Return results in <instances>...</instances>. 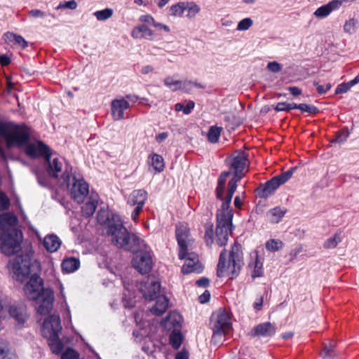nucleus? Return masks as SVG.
<instances>
[{
    "label": "nucleus",
    "instance_id": "32",
    "mask_svg": "<svg viewBox=\"0 0 359 359\" xmlns=\"http://www.w3.org/2000/svg\"><path fill=\"white\" fill-rule=\"evenodd\" d=\"M336 343L330 341L328 344H324L323 349L321 353L323 359H339L335 352Z\"/></svg>",
    "mask_w": 359,
    "mask_h": 359
},
{
    "label": "nucleus",
    "instance_id": "45",
    "mask_svg": "<svg viewBox=\"0 0 359 359\" xmlns=\"http://www.w3.org/2000/svg\"><path fill=\"white\" fill-rule=\"evenodd\" d=\"M283 243L280 240L271 239L266 243V248L269 251H278L282 248Z\"/></svg>",
    "mask_w": 359,
    "mask_h": 359
},
{
    "label": "nucleus",
    "instance_id": "58",
    "mask_svg": "<svg viewBox=\"0 0 359 359\" xmlns=\"http://www.w3.org/2000/svg\"><path fill=\"white\" fill-rule=\"evenodd\" d=\"M351 88V86H349V83H343L337 86L335 89V94H343L346 93L348 90Z\"/></svg>",
    "mask_w": 359,
    "mask_h": 359
},
{
    "label": "nucleus",
    "instance_id": "39",
    "mask_svg": "<svg viewBox=\"0 0 359 359\" xmlns=\"http://www.w3.org/2000/svg\"><path fill=\"white\" fill-rule=\"evenodd\" d=\"M205 236L204 240L207 245L210 246L214 242V230L213 224L211 222H208L205 224Z\"/></svg>",
    "mask_w": 359,
    "mask_h": 359
},
{
    "label": "nucleus",
    "instance_id": "53",
    "mask_svg": "<svg viewBox=\"0 0 359 359\" xmlns=\"http://www.w3.org/2000/svg\"><path fill=\"white\" fill-rule=\"evenodd\" d=\"M9 205V198L4 192L0 191V211L8 209Z\"/></svg>",
    "mask_w": 359,
    "mask_h": 359
},
{
    "label": "nucleus",
    "instance_id": "38",
    "mask_svg": "<svg viewBox=\"0 0 359 359\" xmlns=\"http://www.w3.org/2000/svg\"><path fill=\"white\" fill-rule=\"evenodd\" d=\"M164 84L172 91L182 89V81L175 79L173 76H168L164 79Z\"/></svg>",
    "mask_w": 359,
    "mask_h": 359
},
{
    "label": "nucleus",
    "instance_id": "17",
    "mask_svg": "<svg viewBox=\"0 0 359 359\" xmlns=\"http://www.w3.org/2000/svg\"><path fill=\"white\" fill-rule=\"evenodd\" d=\"M184 264L182 268V272L184 274L190 273H200L202 270L201 264L199 263L198 257L194 252H188L187 251Z\"/></svg>",
    "mask_w": 359,
    "mask_h": 359
},
{
    "label": "nucleus",
    "instance_id": "24",
    "mask_svg": "<svg viewBox=\"0 0 359 359\" xmlns=\"http://www.w3.org/2000/svg\"><path fill=\"white\" fill-rule=\"evenodd\" d=\"M251 259L248 263V266L252 270V277L253 278L261 277L263 274V264L259 259L257 252H254L250 255Z\"/></svg>",
    "mask_w": 359,
    "mask_h": 359
},
{
    "label": "nucleus",
    "instance_id": "63",
    "mask_svg": "<svg viewBox=\"0 0 359 359\" xmlns=\"http://www.w3.org/2000/svg\"><path fill=\"white\" fill-rule=\"evenodd\" d=\"M230 175V172L229 171H224V172H222L218 180H217V183L218 184H220L222 185H226V180L227 178L229 177V176Z\"/></svg>",
    "mask_w": 359,
    "mask_h": 359
},
{
    "label": "nucleus",
    "instance_id": "29",
    "mask_svg": "<svg viewBox=\"0 0 359 359\" xmlns=\"http://www.w3.org/2000/svg\"><path fill=\"white\" fill-rule=\"evenodd\" d=\"M149 164L158 172H161L165 168L163 158L157 154H152L148 158Z\"/></svg>",
    "mask_w": 359,
    "mask_h": 359
},
{
    "label": "nucleus",
    "instance_id": "56",
    "mask_svg": "<svg viewBox=\"0 0 359 359\" xmlns=\"http://www.w3.org/2000/svg\"><path fill=\"white\" fill-rule=\"evenodd\" d=\"M264 302V294H257L255 301L253 303V309L255 311H260L262 309Z\"/></svg>",
    "mask_w": 359,
    "mask_h": 359
},
{
    "label": "nucleus",
    "instance_id": "57",
    "mask_svg": "<svg viewBox=\"0 0 359 359\" xmlns=\"http://www.w3.org/2000/svg\"><path fill=\"white\" fill-rule=\"evenodd\" d=\"M224 189H225V185H222V184L217 183V187L215 189L216 198L218 200L222 201V203L224 201V200L226 197V196L224 198L223 197Z\"/></svg>",
    "mask_w": 359,
    "mask_h": 359
},
{
    "label": "nucleus",
    "instance_id": "40",
    "mask_svg": "<svg viewBox=\"0 0 359 359\" xmlns=\"http://www.w3.org/2000/svg\"><path fill=\"white\" fill-rule=\"evenodd\" d=\"M222 128L211 126L208 132V139L211 143H217L219 139Z\"/></svg>",
    "mask_w": 359,
    "mask_h": 359
},
{
    "label": "nucleus",
    "instance_id": "21",
    "mask_svg": "<svg viewBox=\"0 0 359 359\" xmlns=\"http://www.w3.org/2000/svg\"><path fill=\"white\" fill-rule=\"evenodd\" d=\"M131 36L134 39H145L147 40H153L154 39V32L146 25H140L135 27L132 32Z\"/></svg>",
    "mask_w": 359,
    "mask_h": 359
},
{
    "label": "nucleus",
    "instance_id": "12",
    "mask_svg": "<svg viewBox=\"0 0 359 359\" xmlns=\"http://www.w3.org/2000/svg\"><path fill=\"white\" fill-rule=\"evenodd\" d=\"M72 198L78 203L84 202L86 198L90 196L89 185L83 179H76L72 174L69 187Z\"/></svg>",
    "mask_w": 359,
    "mask_h": 359
},
{
    "label": "nucleus",
    "instance_id": "37",
    "mask_svg": "<svg viewBox=\"0 0 359 359\" xmlns=\"http://www.w3.org/2000/svg\"><path fill=\"white\" fill-rule=\"evenodd\" d=\"M170 15L173 17L182 18L185 13V1H180L172 5L169 9Z\"/></svg>",
    "mask_w": 359,
    "mask_h": 359
},
{
    "label": "nucleus",
    "instance_id": "23",
    "mask_svg": "<svg viewBox=\"0 0 359 359\" xmlns=\"http://www.w3.org/2000/svg\"><path fill=\"white\" fill-rule=\"evenodd\" d=\"M339 8V3L338 1L332 0L325 5L317 8L313 15L318 18H325L327 17L333 11Z\"/></svg>",
    "mask_w": 359,
    "mask_h": 359
},
{
    "label": "nucleus",
    "instance_id": "9",
    "mask_svg": "<svg viewBox=\"0 0 359 359\" xmlns=\"http://www.w3.org/2000/svg\"><path fill=\"white\" fill-rule=\"evenodd\" d=\"M0 122L12 123L15 125H17L18 126H21V127L24 128L25 131L27 132V135H28V140L26 142V143H25V144H23L22 146H20V147L15 146V147H17V148L25 147V152L26 155L30 158H35L39 156H43L44 158L46 156L48 157L49 152L50 151V149L43 142L37 141L35 143H29V140H30L29 129L25 124H18V123H16L15 122L11 121H6V120H0ZM13 148H14V147Z\"/></svg>",
    "mask_w": 359,
    "mask_h": 359
},
{
    "label": "nucleus",
    "instance_id": "25",
    "mask_svg": "<svg viewBox=\"0 0 359 359\" xmlns=\"http://www.w3.org/2000/svg\"><path fill=\"white\" fill-rule=\"evenodd\" d=\"M107 212L105 211H102V210H100L98 212H97V222L101 224H104L106 222H107V233L109 235H111V240H112V242L114 243V236L113 235L109 232V225L113 222V223H118V222H120L122 225H123V222L121 221L120 219V217L118 215H112L111 218L109 219V217L106 216L105 214Z\"/></svg>",
    "mask_w": 359,
    "mask_h": 359
},
{
    "label": "nucleus",
    "instance_id": "6",
    "mask_svg": "<svg viewBox=\"0 0 359 359\" xmlns=\"http://www.w3.org/2000/svg\"><path fill=\"white\" fill-rule=\"evenodd\" d=\"M27 140L28 135L24 128L12 123L0 122V143L4 144L7 149L22 146ZM0 156L6 158V151L1 146Z\"/></svg>",
    "mask_w": 359,
    "mask_h": 359
},
{
    "label": "nucleus",
    "instance_id": "42",
    "mask_svg": "<svg viewBox=\"0 0 359 359\" xmlns=\"http://www.w3.org/2000/svg\"><path fill=\"white\" fill-rule=\"evenodd\" d=\"M113 10L111 8H105L100 11H95L93 15L97 20L104 21L110 18L113 15Z\"/></svg>",
    "mask_w": 359,
    "mask_h": 359
},
{
    "label": "nucleus",
    "instance_id": "50",
    "mask_svg": "<svg viewBox=\"0 0 359 359\" xmlns=\"http://www.w3.org/2000/svg\"><path fill=\"white\" fill-rule=\"evenodd\" d=\"M356 20L353 18L346 21L344 25V32L349 34L353 33L356 28Z\"/></svg>",
    "mask_w": 359,
    "mask_h": 359
},
{
    "label": "nucleus",
    "instance_id": "15",
    "mask_svg": "<svg viewBox=\"0 0 359 359\" xmlns=\"http://www.w3.org/2000/svg\"><path fill=\"white\" fill-rule=\"evenodd\" d=\"M62 330L61 320L58 315H50L43 322L42 332L43 337L60 334Z\"/></svg>",
    "mask_w": 359,
    "mask_h": 359
},
{
    "label": "nucleus",
    "instance_id": "13",
    "mask_svg": "<svg viewBox=\"0 0 359 359\" xmlns=\"http://www.w3.org/2000/svg\"><path fill=\"white\" fill-rule=\"evenodd\" d=\"M148 198V194L144 189H135L131 192L128 199V204L130 206H135L131 217L132 219L136 222L138 219L139 215L142 210L145 202Z\"/></svg>",
    "mask_w": 359,
    "mask_h": 359
},
{
    "label": "nucleus",
    "instance_id": "61",
    "mask_svg": "<svg viewBox=\"0 0 359 359\" xmlns=\"http://www.w3.org/2000/svg\"><path fill=\"white\" fill-rule=\"evenodd\" d=\"M29 15L34 18H43L46 16V14L41 10L32 9L29 11Z\"/></svg>",
    "mask_w": 359,
    "mask_h": 359
},
{
    "label": "nucleus",
    "instance_id": "34",
    "mask_svg": "<svg viewBox=\"0 0 359 359\" xmlns=\"http://www.w3.org/2000/svg\"><path fill=\"white\" fill-rule=\"evenodd\" d=\"M342 241L341 231L338 230L330 238H327L323 243V248L325 249L335 248L339 243Z\"/></svg>",
    "mask_w": 359,
    "mask_h": 359
},
{
    "label": "nucleus",
    "instance_id": "36",
    "mask_svg": "<svg viewBox=\"0 0 359 359\" xmlns=\"http://www.w3.org/2000/svg\"><path fill=\"white\" fill-rule=\"evenodd\" d=\"M182 340L183 337L180 330L174 329L169 337L170 344L172 348L174 349H178L182 344Z\"/></svg>",
    "mask_w": 359,
    "mask_h": 359
},
{
    "label": "nucleus",
    "instance_id": "27",
    "mask_svg": "<svg viewBox=\"0 0 359 359\" xmlns=\"http://www.w3.org/2000/svg\"><path fill=\"white\" fill-rule=\"evenodd\" d=\"M286 213V210L280 207H275L266 213L267 220L272 224L278 223Z\"/></svg>",
    "mask_w": 359,
    "mask_h": 359
},
{
    "label": "nucleus",
    "instance_id": "33",
    "mask_svg": "<svg viewBox=\"0 0 359 359\" xmlns=\"http://www.w3.org/2000/svg\"><path fill=\"white\" fill-rule=\"evenodd\" d=\"M185 17L189 20H193L201 12V7L194 1H185Z\"/></svg>",
    "mask_w": 359,
    "mask_h": 359
},
{
    "label": "nucleus",
    "instance_id": "16",
    "mask_svg": "<svg viewBox=\"0 0 359 359\" xmlns=\"http://www.w3.org/2000/svg\"><path fill=\"white\" fill-rule=\"evenodd\" d=\"M129 107V102L124 97L113 100L111 103V111L114 120H123L125 118L124 111Z\"/></svg>",
    "mask_w": 359,
    "mask_h": 359
},
{
    "label": "nucleus",
    "instance_id": "43",
    "mask_svg": "<svg viewBox=\"0 0 359 359\" xmlns=\"http://www.w3.org/2000/svg\"><path fill=\"white\" fill-rule=\"evenodd\" d=\"M8 39L13 41L15 45H18L22 48H25L28 46L27 41L20 35L8 33Z\"/></svg>",
    "mask_w": 359,
    "mask_h": 359
},
{
    "label": "nucleus",
    "instance_id": "5",
    "mask_svg": "<svg viewBox=\"0 0 359 359\" xmlns=\"http://www.w3.org/2000/svg\"><path fill=\"white\" fill-rule=\"evenodd\" d=\"M244 264L243 253L241 244L234 243L229 251L224 249L219 255L217 275L218 277L236 278Z\"/></svg>",
    "mask_w": 359,
    "mask_h": 359
},
{
    "label": "nucleus",
    "instance_id": "18",
    "mask_svg": "<svg viewBox=\"0 0 359 359\" xmlns=\"http://www.w3.org/2000/svg\"><path fill=\"white\" fill-rule=\"evenodd\" d=\"M99 201V195L95 191H90L88 201L81 207L83 216L90 217L94 214Z\"/></svg>",
    "mask_w": 359,
    "mask_h": 359
},
{
    "label": "nucleus",
    "instance_id": "22",
    "mask_svg": "<svg viewBox=\"0 0 359 359\" xmlns=\"http://www.w3.org/2000/svg\"><path fill=\"white\" fill-rule=\"evenodd\" d=\"M43 245L47 251L53 253L60 249L62 245V241L55 234H48L44 237Z\"/></svg>",
    "mask_w": 359,
    "mask_h": 359
},
{
    "label": "nucleus",
    "instance_id": "62",
    "mask_svg": "<svg viewBox=\"0 0 359 359\" xmlns=\"http://www.w3.org/2000/svg\"><path fill=\"white\" fill-rule=\"evenodd\" d=\"M348 132L346 130H342L341 131L337 137V142L339 144H342L344 142L346 141L347 138L348 137Z\"/></svg>",
    "mask_w": 359,
    "mask_h": 359
},
{
    "label": "nucleus",
    "instance_id": "7",
    "mask_svg": "<svg viewBox=\"0 0 359 359\" xmlns=\"http://www.w3.org/2000/svg\"><path fill=\"white\" fill-rule=\"evenodd\" d=\"M47 164L46 171L50 177L58 178L60 186L69 187L72 178V167L66 162L65 158L58 156L51 158V151L49 156L45 157Z\"/></svg>",
    "mask_w": 359,
    "mask_h": 359
},
{
    "label": "nucleus",
    "instance_id": "54",
    "mask_svg": "<svg viewBox=\"0 0 359 359\" xmlns=\"http://www.w3.org/2000/svg\"><path fill=\"white\" fill-rule=\"evenodd\" d=\"M313 85L316 87L317 92L319 94H325L332 88L330 83H327L325 85H321L318 81H314Z\"/></svg>",
    "mask_w": 359,
    "mask_h": 359
},
{
    "label": "nucleus",
    "instance_id": "52",
    "mask_svg": "<svg viewBox=\"0 0 359 359\" xmlns=\"http://www.w3.org/2000/svg\"><path fill=\"white\" fill-rule=\"evenodd\" d=\"M38 183L43 187H49L50 184L43 173L36 172Z\"/></svg>",
    "mask_w": 359,
    "mask_h": 359
},
{
    "label": "nucleus",
    "instance_id": "35",
    "mask_svg": "<svg viewBox=\"0 0 359 359\" xmlns=\"http://www.w3.org/2000/svg\"><path fill=\"white\" fill-rule=\"evenodd\" d=\"M166 321L168 324L172 325L175 329L180 330L182 326V317L178 312L172 311L169 313Z\"/></svg>",
    "mask_w": 359,
    "mask_h": 359
},
{
    "label": "nucleus",
    "instance_id": "8",
    "mask_svg": "<svg viewBox=\"0 0 359 359\" xmlns=\"http://www.w3.org/2000/svg\"><path fill=\"white\" fill-rule=\"evenodd\" d=\"M212 341L217 344L222 337L229 333L232 328L231 316L229 311L219 309L212 316Z\"/></svg>",
    "mask_w": 359,
    "mask_h": 359
},
{
    "label": "nucleus",
    "instance_id": "44",
    "mask_svg": "<svg viewBox=\"0 0 359 359\" xmlns=\"http://www.w3.org/2000/svg\"><path fill=\"white\" fill-rule=\"evenodd\" d=\"M78 6V4L75 0L64 1L60 2V4L55 7V10H75Z\"/></svg>",
    "mask_w": 359,
    "mask_h": 359
},
{
    "label": "nucleus",
    "instance_id": "20",
    "mask_svg": "<svg viewBox=\"0 0 359 359\" xmlns=\"http://www.w3.org/2000/svg\"><path fill=\"white\" fill-rule=\"evenodd\" d=\"M161 285L155 280L148 281L144 289H142V293L145 299L154 300L159 295Z\"/></svg>",
    "mask_w": 359,
    "mask_h": 359
},
{
    "label": "nucleus",
    "instance_id": "26",
    "mask_svg": "<svg viewBox=\"0 0 359 359\" xmlns=\"http://www.w3.org/2000/svg\"><path fill=\"white\" fill-rule=\"evenodd\" d=\"M155 305L150 309L151 312L156 316H161L168 307V299L164 296H158L156 298Z\"/></svg>",
    "mask_w": 359,
    "mask_h": 359
},
{
    "label": "nucleus",
    "instance_id": "59",
    "mask_svg": "<svg viewBox=\"0 0 359 359\" xmlns=\"http://www.w3.org/2000/svg\"><path fill=\"white\" fill-rule=\"evenodd\" d=\"M267 69L271 72L278 73L282 69V66L278 62L273 61L268 63Z\"/></svg>",
    "mask_w": 359,
    "mask_h": 359
},
{
    "label": "nucleus",
    "instance_id": "10",
    "mask_svg": "<svg viewBox=\"0 0 359 359\" xmlns=\"http://www.w3.org/2000/svg\"><path fill=\"white\" fill-rule=\"evenodd\" d=\"M292 170L273 177L266 183L260 184L256 189V193L259 198H266L270 196L280 185L287 182L292 176Z\"/></svg>",
    "mask_w": 359,
    "mask_h": 359
},
{
    "label": "nucleus",
    "instance_id": "3",
    "mask_svg": "<svg viewBox=\"0 0 359 359\" xmlns=\"http://www.w3.org/2000/svg\"><path fill=\"white\" fill-rule=\"evenodd\" d=\"M18 219L11 212L0 215V250L7 256H11L20 250L22 233L17 228Z\"/></svg>",
    "mask_w": 359,
    "mask_h": 359
},
{
    "label": "nucleus",
    "instance_id": "4",
    "mask_svg": "<svg viewBox=\"0 0 359 359\" xmlns=\"http://www.w3.org/2000/svg\"><path fill=\"white\" fill-rule=\"evenodd\" d=\"M24 292L29 299L36 302L39 314L46 315L50 311L55 301L54 292L50 288L43 287V280L39 276H31L24 287Z\"/></svg>",
    "mask_w": 359,
    "mask_h": 359
},
{
    "label": "nucleus",
    "instance_id": "49",
    "mask_svg": "<svg viewBox=\"0 0 359 359\" xmlns=\"http://www.w3.org/2000/svg\"><path fill=\"white\" fill-rule=\"evenodd\" d=\"M182 89L183 90H184L185 92H189L190 90H191L193 89L194 87H196V88H203L204 86L201 84V83H198L196 81H188V80H185L184 81H182Z\"/></svg>",
    "mask_w": 359,
    "mask_h": 359
},
{
    "label": "nucleus",
    "instance_id": "60",
    "mask_svg": "<svg viewBox=\"0 0 359 359\" xmlns=\"http://www.w3.org/2000/svg\"><path fill=\"white\" fill-rule=\"evenodd\" d=\"M140 20L142 22L153 25L154 27V24H156L154 18L149 14L143 15L140 17Z\"/></svg>",
    "mask_w": 359,
    "mask_h": 359
},
{
    "label": "nucleus",
    "instance_id": "19",
    "mask_svg": "<svg viewBox=\"0 0 359 359\" xmlns=\"http://www.w3.org/2000/svg\"><path fill=\"white\" fill-rule=\"evenodd\" d=\"M276 332V327L269 322L260 323L255 326L250 332L252 337H271Z\"/></svg>",
    "mask_w": 359,
    "mask_h": 359
},
{
    "label": "nucleus",
    "instance_id": "14",
    "mask_svg": "<svg viewBox=\"0 0 359 359\" xmlns=\"http://www.w3.org/2000/svg\"><path fill=\"white\" fill-rule=\"evenodd\" d=\"M176 238L180 248L179 259H184L191 241L189 228L187 223H179L176 226Z\"/></svg>",
    "mask_w": 359,
    "mask_h": 359
},
{
    "label": "nucleus",
    "instance_id": "47",
    "mask_svg": "<svg viewBox=\"0 0 359 359\" xmlns=\"http://www.w3.org/2000/svg\"><path fill=\"white\" fill-rule=\"evenodd\" d=\"M294 107L297 109L301 110L302 112H307L309 114H316L318 111V109L315 106L309 105L304 103L299 104H296V105H294Z\"/></svg>",
    "mask_w": 359,
    "mask_h": 359
},
{
    "label": "nucleus",
    "instance_id": "31",
    "mask_svg": "<svg viewBox=\"0 0 359 359\" xmlns=\"http://www.w3.org/2000/svg\"><path fill=\"white\" fill-rule=\"evenodd\" d=\"M8 313L9 316L13 318L20 325H22L26 320L27 316L22 309L15 305H10Z\"/></svg>",
    "mask_w": 359,
    "mask_h": 359
},
{
    "label": "nucleus",
    "instance_id": "1",
    "mask_svg": "<svg viewBox=\"0 0 359 359\" xmlns=\"http://www.w3.org/2000/svg\"><path fill=\"white\" fill-rule=\"evenodd\" d=\"M230 168L234 175L228 184L226 197L222 203L221 208L217 212V228L215 231L216 242L218 245L224 246L228 241L229 235L233 230V210L230 204L237 189V183L248 171V154L244 151H236L230 158Z\"/></svg>",
    "mask_w": 359,
    "mask_h": 359
},
{
    "label": "nucleus",
    "instance_id": "28",
    "mask_svg": "<svg viewBox=\"0 0 359 359\" xmlns=\"http://www.w3.org/2000/svg\"><path fill=\"white\" fill-rule=\"evenodd\" d=\"M59 335L60 334H51L50 336H45V337L48 339V344L53 353L57 355L62 352L64 347Z\"/></svg>",
    "mask_w": 359,
    "mask_h": 359
},
{
    "label": "nucleus",
    "instance_id": "30",
    "mask_svg": "<svg viewBox=\"0 0 359 359\" xmlns=\"http://www.w3.org/2000/svg\"><path fill=\"white\" fill-rule=\"evenodd\" d=\"M62 271L66 273H72L76 271L80 266V261L74 257L67 258L62 262Z\"/></svg>",
    "mask_w": 359,
    "mask_h": 359
},
{
    "label": "nucleus",
    "instance_id": "55",
    "mask_svg": "<svg viewBox=\"0 0 359 359\" xmlns=\"http://www.w3.org/2000/svg\"><path fill=\"white\" fill-rule=\"evenodd\" d=\"M9 305L0 301V320L5 319L8 315Z\"/></svg>",
    "mask_w": 359,
    "mask_h": 359
},
{
    "label": "nucleus",
    "instance_id": "64",
    "mask_svg": "<svg viewBox=\"0 0 359 359\" xmlns=\"http://www.w3.org/2000/svg\"><path fill=\"white\" fill-rule=\"evenodd\" d=\"M189 353L187 351L182 350L178 352L175 355V359H188Z\"/></svg>",
    "mask_w": 359,
    "mask_h": 359
},
{
    "label": "nucleus",
    "instance_id": "46",
    "mask_svg": "<svg viewBox=\"0 0 359 359\" xmlns=\"http://www.w3.org/2000/svg\"><path fill=\"white\" fill-rule=\"evenodd\" d=\"M253 25V20L250 18H245L238 22L236 29L238 31H245L249 29Z\"/></svg>",
    "mask_w": 359,
    "mask_h": 359
},
{
    "label": "nucleus",
    "instance_id": "11",
    "mask_svg": "<svg viewBox=\"0 0 359 359\" xmlns=\"http://www.w3.org/2000/svg\"><path fill=\"white\" fill-rule=\"evenodd\" d=\"M13 278L23 282L31 273L32 259L29 255L17 256L11 262Z\"/></svg>",
    "mask_w": 359,
    "mask_h": 359
},
{
    "label": "nucleus",
    "instance_id": "51",
    "mask_svg": "<svg viewBox=\"0 0 359 359\" xmlns=\"http://www.w3.org/2000/svg\"><path fill=\"white\" fill-rule=\"evenodd\" d=\"M79 353L72 348L67 349L61 355V359H79Z\"/></svg>",
    "mask_w": 359,
    "mask_h": 359
},
{
    "label": "nucleus",
    "instance_id": "48",
    "mask_svg": "<svg viewBox=\"0 0 359 359\" xmlns=\"http://www.w3.org/2000/svg\"><path fill=\"white\" fill-rule=\"evenodd\" d=\"M294 105H296V103L278 102L274 109L276 111H289L292 109H296Z\"/></svg>",
    "mask_w": 359,
    "mask_h": 359
},
{
    "label": "nucleus",
    "instance_id": "2",
    "mask_svg": "<svg viewBox=\"0 0 359 359\" xmlns=\"http://www.w3.org/2000/svg\"><path fill=\"white\" fill-rule=\"evenodd\" d=\"M109 232L114 236V243L125 250L135 252L133 266L141 274L149 273L153 267V252L144 240L137 234L130 233L120 222L111 223Z\"/></svg>",
    "mask_w": 359,
    "mask_h": 359
},
{
    "label": "nucleus",
    "instance_id": "41",
    "mask_svg": "<svg viewBox=\"0 0 359 359\" xmlns=\"http://www.w3.org/2000/svg\"><path fill=\"white\" fill-rule=\"evenodd\" d=\"M195 107V103L193 101H189L186 105L179 102L175 105L176 111H182L184 114H189Z\"/></svg>",
    "mask_w": 359,
    "mask_h": 359
}]
</instances>
